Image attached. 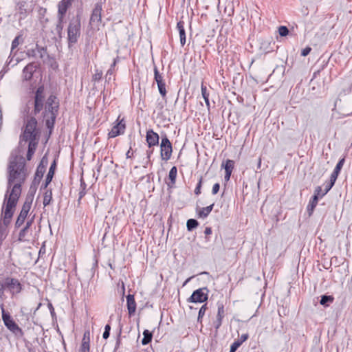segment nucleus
<instances>
[{"mask_svg":"<svg viewBox=\"0 0 352 352\" xmlns=\"http://www.w3.org/2000/svg\"><path fill=\"white\" fill-rule=\"evenodd\" d=\"M8 169V186L3 201L16 206L21 194V185L27 177L25 163L21 159L15 158L10 162Z\"/></svg>","mask_w":352,"mask_h":352,"instance_id":"1","label":"nucleus"},{"mask_svg":"<svg viewBox=\"0 0 352 352\" xmlns=\"http://www.w3.org/2000/svg\"><path fill=\"white\" fill-rule=\"evenodd\" d=\"M45 100V87L43 85H41L35 92L34 102V107L33 112L36 116L44 109L43 116L45 120L46 126L48 129H52L54 127L56 118L58 114L59 102L56 96L50 95L47 99L44 107Z\"/></svg>","mask_w":352,"mask_h":352,"instance_id":"2","label":"nucleus"},{"mask_svg":"<svg viewBox=\"0 0 352 352\" xmlns=\"http://www.w3.org/2000/svg\"><path fill=\"white\" fill-rule=\"evenodd\" d=\"M16 207L14 204L3 203L0 217V241L3 240L7 235V228L11 222Z\"/></svg>","mask_w":352,"mask_h":352,"instance_id":"3","label":"nucleus"},{"mask_svg":"<svg viewBox=\"0 0 352 352\" xmlns=\"http://www.w3.org/2000/svg\"><path fill=\"white\" fill-rule=\"evenodd\" d=\"M37 121L36 118L31 117L25 122V129L20 136V141L30 142L33 140L38 141V132L36 129Z\"/></svg>","mask_w":352,"mask_h":352,"instance_id":"4","label":"nucleus"},{"mask_svg":"<svg viewBox=\"0 0 352 352\" xmlns=\"http://www.w3.org/2000/svg\"><path fill=\"white\" fill-rule=\"evenodd\" d=\"M80 19L77 16L72 19L67 28V40L69 46L77 43L80 36Z\"/></svg>","mask_w":352,"mask_h":352,"instance_id":"5","label":"nucleus"},{"mask_svg":"<svg viewBox=\"0 0 352 352\" xmlns=\"http://www.w3.org/2000/svg\"><path fill=\"white\" fill-rule=\"evenodd\" d=\"M102 10V3H97L95 4L94 8L93 9L89 24L94 29H99V26L101 23V12Z\"/></svg>","mask_w":352,"mask_h":352,"instance_id":"6","label":"nucleus"},{"mask_svg":"<svg viewBox=\"0 0 352 352\" xmlns=\"http://www.w3.org/2000/svg\"><path fill=\"white\" fill-rule=\"evenodd\" d=\"M160 150L162 160L165 161L170 160L173 152V148L172 144L166 135H164V137L162 138Z\"/></svg>","mask_w":352,"mask_h":352,"instance_id":"7","label":"nucleus"},{"mask_svg":"<svg viewBox=\"0 0 352 352\" xmlns=\"http://www.w3.org/2000/svg\"><path fill=\"white\" fill-rule=\"evenodd\" d=\"M32 199H26L23 206L21 210L16 219L15 222V228H20L25 222V219L27 218L28 214L32 206Z\"/></svg>","mask_w":352,"mask_h":352,"instance_id":"8","label":"nucleus"},{"mask_svg":"<svg viewBox=\"0 0 352 352\" xmlns=\"http://www.w3.org/2000/svg\"><path fill=\"white\" fill-rule=\"evenodd\" d=\"M1 309L2 312V319L6 327L13 333H16L18 331L21 332V328H19L16 322L12 319L10 314L6 312L3 304L1 305Z\"/></svg>","mask_w":352,"mask_h":352,"instance_id":"9","label":"nucleus"},{"mask_svg":"<svg viewBox=\"0 0 352 352\" xmlns=\"http://www.w3.org/2000/svg\"><path fill=\"white\" fill-rule=\"evenodd\" d=\"M208 289L206 287L199 288L193 292L188 301L191 302H204L207 300Z\"/></svg>","mask_w":352,"mask_h":352,"instance_id":"10","label":"nucleus"},{"mask_svg":"<svg viewBox=\"0 0 352 352\" xmlns=\"http://www.w3.org/2000/svg\"><path fill=\"white\" fill-rule=\"evenodd\" d=\"M4 283L6 288L9 289L12 295L18 294L22 290V285L16 278L7 277L4 280Z\"/></svg>","mask_w":352,"mask_h":352,"instance_id":"11","label":"nucleus"},{"mask_svg":"<svg viewBox=\"0 0 352 352\" xmlns=\"http://www.w3.org/2000/svg\"><path fill=\"white\" fill-rule=\"evenodd\" d=\"M126 128L124 118L120 120V116L116 120V124L112 127L108 133L109 138H113L119 135L123 134Z\"/></svg>","mask_w":352,"mask_h":352,"instance_id":"12","label":"nucleus"},{"mask_svg":"<svg viewBox=\"0 0 352 352\" xmlns=\"http://www.w3.org/2000/svg\"><path fill=\"white\" fill-rule=\"evenodd\" d=\"M159 139V135L152 129L146 131V140L149 148L158 145Z\"/></svg>","mask_w":352,"mask_h":352,"instance_id":"13","label":"nucleus"},{"mask_svg":"<svg viewBox=\"0 0 352 352\" xmlns=\"http://www.w3.org/2000/svg\"><path fill=\"white\" fill-rule=\"evenodd\" d=\"M72 0H62L58 4V18H65L68 8Z\"/></svg>","mask_w":352,"mask_h":352,"instance_id":"14","label":"nucleus"},{"mask_svg":"<svg viewBox=\"0 0 352 352\" xmlns=\"http://www.w3.org/2000/svg\"><path fill=\"white\" fill-rule=\"evenodd\" d=\"M127 309L130 316H133L136 310V302L134 295L129 294L126 296Z\"/></svg>","mask_w":352,"mask_h":352,"instance_id":"15","label":"nucleus"},{"mask_svg":"<svg viewBox=\"0 0 352 352\" xmlns=\"http://www.w3.org/2000/svg\"><path fill=\"white\" fill-rule=\"evenodd\" d=\"M35 71V66L30 63L25 66L23 70V77L24 80H29L32 78L33 73Z\"/></svg>","mask_w":352,"mask_h":352,"instance_id":"16","label":"nucleus"},{"mask_svg":"<svg viewBox=\"0 0 352 352\" xmlns=\"http://www.w3.org/2000/svg\"><path fill=\"white\" fill-rule=\"evenodd\" d=\"M177 28L179 34L180 43L182 46H184L186 43V32L184 29V22L182 21H179L177 23Z\"/></svg>","mask_w":352,"mask_h":352,"instance_id":"17","label":"nucleus"},{"mask_svg":"<svg viewBox=\"0 0 352 352\" xmlns=\"http://www.w3.org/2000/svg\"><path fill=\"white\" fill-rule=\"evenodd\" d=\"M28 153L26 155V158L28 161L32 160V157L36 151V146L38 145V140H33L28 142Z\"/></svg>","mask_w":352,"mask_h":352,"instance_id":"18","label":"nucleus"},{"mask_svg":"<svg viewBox=\"0 0 352 352\" xmlns=\"http://www.w3.org/2000/svg\"><path fill=\"white\" fill-rule=\"evenodd\" d=\"M56 168V162L54 161L53 163L51 164L48 173L47 175V177L45 178V184L43 185L44 188H47L49 184L52 182V178L54 175V171Z\"/></svg>","mask_w":352,"mask_h":352,"instance_id":"19","label":"nucleus"},{"mask_svg":"<svg viewBox=\"0 0 352 352\" xmlns=\"http://www.w3.org/2000/svg\"><path fill=\"white\" fill-rule=\"evenodd\" d=\"M214 204H212L211 205H210L207 207L201 208L198 212V217L199 218H202V219L207 217L209 215V214L211 212V211L214 207Z\"/></svg>","mask_w":352,"mask_h":352,"instance_id":"20","label":"nucleus"},{"mask_svg":"<svg viewBox=\"0 0 352 352\" xmlns=\"http://www.w3.org/2000/svg\"><path fill=\"white\" fill-rule=\"evenodd\" d=\"M318 198L317 195H314L312 199L309 201V203L307 206V212L309 213V216H311L318 204Z\"/></svg>","mask_w":352,"mask_h":352,"instance_id":"21","label":"nucleus"},{"mask_svg":"<svg viewBox=\"0 0 352 352\" xmlns=\"http://www.w3.org/2000/svg\"><path fill=\"white\" fill-rule=\"evenodd\" d=\"M45 158V157H43V159L41 160V163L37 167V169H36V171L35 173V179H41L43 176V174L45 171V167L42 164L44 162Z\"/></svg>","mask_w":352,"mask_h":352,"instance_id":"22","label":"nucleus"},{"mask_svg":"<svg viewBox=\"0 0 352 352\" xmlns=\"http://www.w3.org/2000/svg\"><path fill=\"white\" fill-rule=\"evenodd\" d=\"M43 204L44 206H48L52 199V191L51 189L45 188Z\"/></svg>","mask_w":352,"mask_h":352,"instance_id":"23","label":"nucleus"},{"mask_svg":"<svg viewBox=\"0 0 352 352\" xmlns=\"http://www.w3.org/2000/svg\"><path fill=\"white\" fill-rule=\"evenodd\" d=\"M201 89L202 97L204 99V101L206 102V104L208 109H210L209 92L208 91L207 87L205 85H204L203 84L201 85Z\"/></svg>","mask_w":352,"mask_h":352,"instance_id":"24","label":"nucleus"},{"mask_svg":"<svg viewBox=\"0 0 352 352\" xmlns=\"http://www.w3.org/2000/svg\"><path fill=\"white\" fill-rule=\"evenodd\" d=\"M144 338L142 340V344L146 345L148 344L152 340V333L148 330H144L143 332Z\"/></svg>","mask_w":352,"mask_h":352,"instance_id":"25","label":"nucleus"},{"mask_svg":"<svg viewBox=\"0 0 352 352\" xmlns=\"http://www.w3.org/2000/svg\"><path fill=\"white\" fill-rule=\"evenodd\" d=\"M177 175V168L175 166L172 167L169 171L168 177L173 184H174L176 182Z\"/></svg>","mask_w":352,"mask_h":352,"instance_id":"26","label":"nucleus"},{"mask_svg":"<svg viewBox=\"0 0 352 352\" xmlns=\"http://www.w3.org/2000/svg\"><path fill=\"white\" fill-rule=\"evenodd\" d=\"M199 225L198 221L194 219H190L187 221L186 227L188 231H191Z\"/></svg>","mask_w":352,"mask_h":352,"instance_id":"27","label":"nucleus"},{"mask_svg":"<svg viewBox=\"0 0 352 352\" xmlns=\"http://www.w3.org/2000/svg\"><path fill=\"white\" fill-rule=\"evenodd\" d=\"M217 306H218V311H217V319L222 320L225 316L224 306L222 303H219V302H218Z\"/></svg>","mask_w":352,"mask_h":352,"instance_id":"28","label":"nucleus"},{"mask_svg":"<svg viewBox=\"0 0 352 352\" xmlns=\"http://www.w3.org/2000/svg\"><path fill=\"white\" fill-rule=\"evenodd\" d=\"M116 69H111L109 67V69L107 70L106 75H105V80L107 82H109L112 80H115L113 76H115Z\"/></svg>","mask_w":352,"mask_h":352,"instance_id":"29","label":"nucleus"},{"mask_svg":"<svg viewBox=\"0 0 352 352\" xmlns=\"http://www.w3.org/2000/svg\"><path fill=\"white\" fill-rule=\"evenodd\" d=\"M154 78L157 84L164 82L163 76L160 74L157 67H154Z\"/></svg>","mask_w":352,"mask_h":352,"instance_id":"30","label":"nucleus"},{"mask_svg":"<svg viewBox=\"0 0 352 352\" xmlns=\"http://www.w3.org/2000/svg\"><path fill=\"white\" fill-rule=\"evenodd\" d=\"M333 301V298L331 296L323 295L321 297L320 303L322 305L327 306L328 302H332Z\"/></svg>","mask_w":352,"mask_h":352,"instance_id":"31","label":"nucleus"},{"mask_svg":"<svg viewBox=\"0 0 352 352\" xmlns=\"http://www.w3.org/2000/svg\"><path fill=\"white\" fill-rule=\"evenodd\" d=\"M28 232H29V230L28 229H26L25 228L21 229V230L20 231V232L19 234V241H28L26 239V236H27Z\"/></svg>","mask_w":352,"mask_h":352,"instance_id":"32","label":"nucleus"},{"mask_svg":"<svg viewBox=\"0 0 352 352\" xmlns=\"http://www.w3.org/2000/svg\"><path fill=\"white\" fill-rule=\"evenodd\" d=\"M44 49L43 47H39L38 45H36V48L32 50H28V55L36 56V52H38L41 54V57L43 56L41 52L43 51Z\"/></svg>","mask_w":352,"mask_h":352,"instance_id":"33","label":"nucleus"},{"mask_svg":"<svg viewBox=\"0 0 352 352\" xmlns=\"http://www.w3.org/2000/svg\"><path fill=\"white\" fill-rule=\"evenodd\" d=\"M234 162L233 160H227L226 164L224 165V168L226 171L232 172L234 168Z\"/></svg>","mask_w":352,"mask_h":352,"instance_id":"34","label":"nucleus"},{"mask_svg":"<svg viewBox=\"0 0 352 352\" xmlns=\"http://www.w3.org/2000/svg\"><path fill=\"white\" fill-rule=\"evenodd\" d=\"M207 309H208V307H207L206 304H204L201 306V307L200 308V309L199 311V314H198V318H197L198 322H201V318L205 315V313H206Z\"/></svg>","mask_w":352,"mask_h":352,"instance_id":"35","label":"nucleus"},{"mask_svg":"<svg viewBox=\"0 0 352 352\" xmlns=\"http://www.w3.org/2000/svg\"><path fill=\"white\" fill-rule=\"evenodd\" d=\"M159 89V92L161 96L164 98L166 95V84L165 82L157 84Z\"/></svg>","mask_w":352,"mask_h":352,"instance_id":"36","label":"nucleus"},{"mask_svg":"<svg viewBox=\"0 0 352 352\" xmlns=\"http://www.w3.org/2000/svg\"><path fill=\"white\" fill-rule=\"evenodd\" d=\"M64 18H58V23L56 24V30L58 34H60L63 29Z\"/></svg>","mask_w":352,"mask_h":352,"instance_id":"37","label":"nucleus"},{"mask_svg":"<svg viewBox=\"0 0 352 352\" xmlns=\"http://www.w3.org/2000/svg\"><path fill=\"white\" fill-rule=\"evenodd\" d=\"M340 171L337 170H333V173L331 175L330 177V181L331 182V186H333L335 184V182L340 174Z\"/></svg>","mask_w":352,"mask_h":352,"instance_id":"38","label":"nucleus"},{"mask_svg":"<svg viewBox=\"0 0 352 352\" xmlns=\"http://www.w3.org/2000/svg\"><path fill=\"white\" fill-rule=\"evenodd\" d=\"M278 33L281 36H285L289 34V30L286 26H280L278 28Z\"/></svg>","mask_w":352,"mask_h":352,"instance_id":"39","label":"nucleus"},{"mask_svg":"<svg viewBox=\"0 0 352 352\" xmlns=\"http://www.w3.org/2000/svg\"><path fill=\"white\" fill-rule=\"evenodd\" d=\"M202 180H203L202 177H200V178L199 179V182L197 183V186H196V188L195 189V193L197 195H199L201 193V186H202Z\"/></svg>","mask_w":352,"mask_h":352,"instance_id":"40","label":"nucleus"},{"mask_svg":"<svg viewBox=\"0 0 352 352\" xmlns=\"http://www.w3.org/2000/svg\"><path fill=\"white\" fill-rule=\"evenodd\" d=\"M344 162H345L344 157L340 159L339 160V162H338V164H336L334 170H337L340 172V170H341V169H342V166H343V165L344 164Z\"/></svg>","mask_w":352,"mask_h":352,"instance_id":"41","label":"nucleus"},{"mask_svg":"<svg viewBox=\"0 0 352 352\" xmlns=\"http://www.w3.org/2000/svg\"><path fill=\"white\" fill-rule=\"evenodd\" d=\"M80 350L82 352H89V344L87 342H82Z\"/></svg>","mask_w":352,"mask_h":352,"instance_id":"42","label":"nucleus"},{"mask_svg":"<svg viewBox=\"0 0 352 352\" xmlns=\"http://www.w3.org/2000/svg\"><path fill=\"white\" fill-rule=\"evenodd\" d=\"M241 344L238 341H235L230 346V352H235L236 350L241 346Z\"/></svg>","mask_w":352,"mask_h":352,"instance_id":"43","label":"nucleus"},{"mask_svg":"<svg viewBox=\"0 0 352 352\" xmlns=\"http://www.w3.org/2000/svg\"><path fill=\"white\" fill-rule=\"evenodd\" d=\"M102 76V71H96V74L93 76V80L94 81H99Z\"/></svg>","mask_w":352,"mask_h":352,"instance_id":"44","label":"nucleus"},{"mask_svg":"<svg viewBox=\"0 0 352 352\" xmlns=\"http://www.w3.org/2000/svg\"><path fill=\"white\" fill-rule=\"evenodd\" d=\"M333 186H331V182L329 181V182L326 185L325 189L324 192L322 193L321 197L324 196L333 187Z\"/></svg>","mask_w":352,"mask_h":352,"instance_id":"45","label":"nucleus"},{"mask_svg":"<svg viewBox=\"0 0 352 352\" xmlns=\"http://www.w3.org/2000/svg\"><path fill=\"white\" fill-rule=\"evenodd\" d=\"M19 36H16L12 42V50H14L19 45Z\"/></svg>","mask_w":352,"mask_h":352,"instance_id":"46","label":"nucleus"},{"mask_svg":"<svg viewBox=\"0 0 352 352\" xmlns=\"http://www.w3.org/2000/svg\"><path fill=\"white\" fill-rule=\"evenodd\" d=\"M311 51V48L310 47H306L301 51V55L302 56H306L310 53Z\"/></svg>","mask_w":352,"mask_h":352,"instance_id":"47","label":"nucleus"},{"mask_svg":"<svg viewBox=\"0 0 352 352\" xmlns=\"http://www.w3.org/2000/svg\"><path fill=\"white\" fill-rule=\"evenodd\" d=\"M219 188H220V186H219V183H216L213 185L212 186V193L213 195H216L219 190Z\"/></svg>","mask_w":352,"mask_h":352,"instance_id":"48","label":"nucleus"},{"mask_svg":"<svg viewBox=\"0 0 352 352\" xmlns=\"http://www.w3.org/2000/svg\"><path fill=\"white\" fill-rule=\"evenodd\" d=\"M248 337L249 336L248 333L242 334L237 341L240 342L241 344H242L243 342L248 340Z\"/></svg>","mask_w":352,"mask_h":352,"instance_id":"49","label":"nucleus"},{"mask_svg":"<svg viewBox=\"0 0 352 352\" xmlns=\"http://www.w3.org/2000/svg\"><path fill=\"white\" fill-rule=\"evenodd\" d=\"M323 192H322V188L320 186L316 187L314 191V195H317V197H321V195Z\"/></svg>","mask_w":352,"mask_h":352,"instance_id":"50","label":"nucleus"},{"mask_svg":"<svg viewBox=\"0 0 352 352\" xmlns=\"http://www.w3.org/2000/svg\"><path fill=\"white\" fill-rule=\"evenodd\" d=\"M6 288L5 283H0V298H1L4 294V289Z\"/></svg>","mask_w":352,"mask_h":352,"instance_id":"51","label":"nucleus"},{"mask_svg":"<svg viewBox=\"0 0 352 352\" xmlns=\"http://www.w3.org/2000/svg\"><path fill=\"white\" fill-rule=\"evenodd\" d=\"M34 217V216L32 217L30 219L28 220V221L26 222L25 226H24L25 228L28 229V230H30V226H32V224L33 223Z\"/></svg>","mask_w":352,"mask_h":352,"instance_id":"52","label":"nucleus"},{"mask_svg":"<svg viewBox=\"0 0 352 352\" xmlns=\"http://www.w3.org/2000/svg\"><path fill=\"white\" fill-rule=\"evenodd\" d=\"M222 320L216 319V320L214 322V326L216 330H218L219 327L221 326Z\"/></svg>","mask_w":352,"mask_h":352,"instance_id":"53","label":"nucleus"},{"mask_svg":"<svg viewBox=\"0 0 352 352\" xmlns=\"http://www.w3.org/2000/svg\"><path fill=\"white\" fill-rule=\"evenodd\" d=\"M81 186L83 187L82 190L79 192V199H82L85 195V184L83 182L81 183Z\"/></svg>","mask_w":352,"mask_h":352,"instance_id":"54","label":"nucleus"},{"mask_svg":"<svg viewBox=\"0 0 352 352\" xmlns=\"http://www.w3.org/2000/svg\"><path fill=\"white\" fill-rule=\"evenodd\" d=\"M153 150L151 149V148L146 151V157H147V163H146V164L148 162H150V158H151V155L153 154Z\"/></svg>","mask_w":352,"mask_h":352,"instance_id":"55","label":"nucleus"},{"mask_svg":"<svg viewBox=\"0 0 352 352\" xmlns=\"http://www.w3.org/2000/svg\"><path fill=\"white\" fill-rule=\"evenodd\" d=\"M120 61V58L119 56H117L116 58H115L113 60V63H111V65H110V68L111 69H115V67L116 65V64Z\"/></svg>","mask_w":352,"mask_h":352,"instance_id":"56","label":"nucleus"},{"mask_svg":"<svg viewBox=\"0 0 352 352\" xmlns=\"http://www.w3.org/2000/svg\"><path fill=\"white\" fill-rule=\"evenodd\" d=\"M231 173L232 172L226 171V175L224 177L226 181H228L230 179Z\"/></svg>","mask_w":352,"mask_h":352,"instance_id":"57","label":"nucleus"},{"mask_svg":"<svg viewBox=\"0 0 352 352\" xmlns=\"http://www.w3.org/2000/svg\"><path fill=\"white\" fill-rule=\"evenodd\" d=\"M204 233H205V234H206V235H209V234H210L212 233V230H211V228H209V227L206 228V229H205V230H204Z\"/></svg>","mask_w":352,"mask_h":352,"instance_id":"58","label":"nucleus"},{"mask_svg":"<svg viewBox=\"0 0 352 352\" xmlns=\"http://www.w3.org/2000/svg\"><path fill=\"white\" fill-rule=\"evenodd\" d=\"M133 152L131 151V148H130L126 153V158L132 157Z\"/></svg>","mask_w":352,"mask_h":352,"instance_id":"59","label":"nucleus"},{"mask_svg":"<svg viewBox=\"0 0 352 352\" xmlns=\"http://www.w3.org/2000/svg\"><path fill=\"white\" fill-rule=\"evenodd\" d=\"M110 332L109 331H104L102 337L104 339H107L109 337Z\"/></svg>","mask_w":352,"mask_h":352,"instance_id":"60","label":"nucleus"},{"mask_svg":"<svg viewBox=\"0 0 352 352\" xmlns=\"http://www.w3.org/2000/svg\"><path fill=\"white\" fill-rule=\"evenodd\" d=\"M110 330H111V327L109 324H106L105 327H104V331H109L110 332Z\"/></svg>","mask_w":352,"mask_h":352,"instance_id":"61","label":"nucleus"},{"mask_svg":"<svg viewBox=\"0 0 352 352\" xmlns=\"http://www.w3.org/2000/svg\"><path fill=\"white\" fill-rule=\"evenodd\" d=\"M82 342H87V344H89V337L82 338Z\"/></svg>","mask_w":352,"mask_h":352,"instance_id":"62","label":"nucleus"},{"mask_svg":"<svg viewBox=\"0 0 352 352\" xmlns=\"http://www.w3.org/2000/svg\"><path fill=\"white\" fill-rule=\"evenodd\" d=\"M89 331H87L84 333V336H83V338H87V337H89Z\"/></svg>","mask_w":352,"mask_h":352,"instance_id":"63","label":"nucleus"}]
</instances>
